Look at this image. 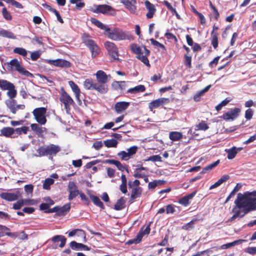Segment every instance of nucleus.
I'll use <instances>...</instances> for the list:
<instances>
[{"label": "nucleus", "mask_w": 256, "mask_h": 256, "mask_svg": "<svg viewBox=\"0 0 256 256\" xmlns=\"http://www.w3.org/2000/svg\"><path fill=\"white\" fill-rule=\"evenodd\" d=\"M0 88L2 90H8L7 95L10 100L6 102V105L13 114H16L20 110H22L25 109L24 104H18L16 100L13 99L17 94L16 90L13 84L5 80H0Z\"/></svg>", "instance_id": "nucleus-1"}, {"label": "nucleus", "mask_w": 256, "mask_h": 256, "mask_svg": "<svg viewBox=\"0 0 256 256\" xmlns=\"http://www.w3.org/2000/svg\"><path fill=\"white\" fill-rule=\"evenodd\" d=\"M238 208H244L245 214L256 210V190L246 192L244 194L238 193L234 201Z\"/></svg>", "instance_id": "nucleus-2"}, {"label": "nucleus", "mask_w": 256, "mask_h": 256, "mask_svg": "<svg viewBox=\"0 0 256 256\" xmlns=\"http://www.w3.org/2000/svg\"><path fill=\"white\" fill-rule=\"evenodd\" d=\"M104 34L108 38L116 41L134 39V36L130 32L123 31L122 29L116 28H108L106 29V32H104Z\"/></svg>", "instance_id": "nucleus-3"}, {"label": "nucleus", "mask_w": 256, "mask_h": 256, "mask_svg": "<svg viewBox=\"0 0 256 256\" xmlns=\"http://www.w3.org/2000/svg\"><path fill=\"white\" fill-rule=\"evenodd\" d=\"M82 40L84 45L90 50L92 58H96L101 52L100 48L96 42L92 38L91 36L88 33H84L82 34Z\"/></svg>", "instance_id": "nucleus-4"}, {"label": "nucleus", "mask_w": 256, "mask_h": 256, "mask_svg": "<svg viewBox=\"0 0 256 256\" xmlns=\"http://www.w3.org/2000/svg\"><path fill=\"white\" fill-rule=\"evenodd\" d=\"M132 51L136 54V58L142 62L147 66L150 67V65L148 56L150 54V51L144 46L142 48L140 47L136 44H132L130 46Z\"/></svg>", "instance_id": "nucleus-5"}, {"label": "nucleus", "mask_w": 256, "mask_h": 256, "mask_svg": "<svg viewBox=\"0 0 256 256\" xmlns=\"http://www.w3.org/2000/svg\"><path fill=\"white\" fill-rule=\"evenodd\" d=\"M97 84L102 88L101 94H106L108 90V86L106 84L108 81V76L102 70H98L95 74Z\"/></svg>", "instance_id": "nucleus-6"}, {"label": "nucleus", "mask_w": 256, "mask_h": 256, "mask_svg": "<svg viewBox=\"0 0 256 256\" xmlns=\"http://www.w3.org/2000/svg\"><path fill=\"white\" fill-rule=\"evenodd\" d=\"M60 150V148L56 145L50 144L46 146H40L36 150L38 156H43L48 155L56 154Z\"/></svg>", "instance_id": "nucleus-7"}, {"label": "nucleus", "mask_w": 256, "mask_h": 256, "mask_svg": "<svg viewBox=\"0 0 256 256\" xmlns=\"http://www.w3.org/2000/svg\"><path fill=\"white\" fill-rule=\"evenodd\" d=\"M92 12L96 14H102L112 16H114L116 14V9L106 4L96 6V8L92 10Z\"/></svg>", "instance_id": "nucleus-8"}, {"label": "nucleus", "mask_w": 256, "mask_h": 256, "mask_svg": "<svg viewBox=\"0 0 256 256\" xmlns=\"http://www.w3.org/2000/svg\"><path fill=\"white\" fill-rule=\"evenodd\" d=\"M47 110L46 108L40 107L34 108L32 113L36 120L40 124H44L47 121L46 117Z\"/></svg>", "instance_id": "nucleus-9"}, {"label": "nucleus", "mask_w": 256, "mask_h": 256, "mask_svg": "<svg viewBox=\"0 0 256 256\" xmlns=\"http://www.w3.org/2000/svg\"><path fill=\"white\" fill-rule=\"evenodd\" d=\"M104 46L106 49L108 54L110 56L112 61L118 60V50L115 44L107 41L104 43Z\"/></svg>", "instance_id": "nucleus-10"}, {"label": "nucleus", "mask_w": 256, "mask_h": 256, "mask_svg": "<svg viewBox=\"0 0 256 256\" xmlns=\"http://www.w3.org/2000/svg\"><path fill=\"white\" fill-rule=\"evenodd\" d=\"M60 90L62 94L60 98V100L64 104L65 110L68 112L70 110V106L74 104V101L72 97L65 91L64 88H62Z\"/></svg>", "instance_id": "nucleus-11"}, {"label": "nucleus", "mask_w": 256, "mask_h": 256, "mask_svg": "<svg viewBox=\"0 0 256 256\" xmlns=\"http://www.w3.org/2000/svg\"><path fill=\"white\" fill-rule=\"evenodd\" d=\"M150 223L146 226V228H144V226L140 228L139 232L137 234L136 236L134 238L130 239V240H128L126 242V244L128 245H130L133 244H138L139 242H140L142 240V237L145 234H150Z\"/></svg>", "instance_id": "nucleus-12"}, {"label": "nucleus", "mask_w": 256, "mask_h": 256, "mask_svg": "<svg viewBox=\"0 0 256 256\" xmlns=\"http://www.w3.org/2000/svg\"><path fill=\"white\" fill-rule=\"evenodd\" d=\"M8 64L11 66L12 68H14L15 70L18 72L20 74L24 75L26 76H32V74L26 70L20 64V62L17 58H14Z\"/></svg>", "instance_id": "nucleus-13"}, {"label": "nucleus", "mask_w": 256, "mask_h": 256, "mask_svg": "<svg viewBox=\"0 0 256 256\" xmlns=\"http://www.w3.org/2000/svg\"><path fill=\"white\" fill-rule=\"evenodd\" d=\"M240 112L241 110L240 108H234L224 113L223 115L220 116V118L226 121H233L238 117Z\"/></svg>", "instance_id": "nucleus-14"}, {"label": "nucleus", "mask_w": 256, "mask_h": 256, "mask_svg": "<svg viewBox=\"0 0 256 256\" xmlns=\"http://www.w3.org/2000/svg\"><path fill=\"white\" fill-rule=\"evenodd\" d=\"M170 102L168 98H160L152 100L148 104V108L152 111L154 109L157 108L159 106L164 104H168Z\"/></svg>", "instance_id": "nucleus-15"}, {"label": "nucleus", "mask_w": 256, "mask_h": 256, "mask_svg": "<svg viewBox=\"0 0 256 256\" xmlns=\"http://www.w3.org/2000/svg\"><path fill=\"white\" fill-rule=\"evenodd\" d=\"M84 86L86 89L88 90H95L101 94L102 90L94 80L91 78L86 79L84 82Z\"/></svg>", "instance_id": "nucleus-16"}, {"label": "nucleus", "mask_w": 256, "mask_h": 256, "mask_svg": "<svg viewBox=\"0 0 256 256\" xmlns=\"http://www.w3.org/2000/svg\"><path fill=\"white\" fill-rule=\"evenodd\" d=\"M218 29V27L214 24L212 26V30L210 32L211 35V44L213 48L216 49L218 47V34L217 30Z\"/></svg>", "instance_id": "nucleus-17"}, {"label": "nucleus", "mask_w": 256, "mask_h": 256, "mask_svg": "<svg viewBox=\"0 0 256 256\" xmlns=\"http://www.w3.org/2000/svg\"><path fill=\"white\" fill-rule=\"evenodd\" d=\"M120 2L122 4L130 13L134 14L136 12V0H120Z\"/></svg>", "instance_id": "nucleus-18"}, {"label": "nucleus", "mask_w": 256, "mask_h": 256, "mask_svg": "<svg viewBox=\"0 0 256 256\" xmlns=\"http://www.w3.org/2000/svg\"><path fill=\"white\" fill-rule=\"evenodd\" d=\"M0 136L10 138H17V136H14V128L12 127H4L0 130Z\"/></svg>", "instance_id": "nucleus-19"}, {"label": "nucleus", "mask_w": 256, "mask_h": 256, "mask_svg": "<svg viewBox=\"0 0 256 256\" xmlns=\"http://www.w3.org/2000/svg\"><path fill=\"white\" fill-rule=\"evenodd\" d=\"M48 63L53 64L54 66H60L62 68H70L71 64L70 62L62 59H58L56 60H50Z\"/></svg>", "instance_id": "nucleus-20"}, {"label": "nucleus", "mask_w": 256, "mask_h": 256, "mask_svg": "<svg viewBox=\"0 0 256 256\" xmlns=\"http://www.w3.org/2000/svg\"><path fill=\"white\" fill-rule=\"evenodd\" d=\"M146 8L148 10V12L146 14L148 18H153L156 12V8L152 4L150 3L148 0H146L144 2Z\"/></svg>", "instance_id": "nucleus-21"}, {"label": "nucleus", "mask_w": 256, "mask_h": 256, "mask_svg": "<svg viewBox=\"0 0 256 256\" xmlns=\"http://www.w3.org/2000/svg\"><path fill=\"white\" fill-rule=\"evenodd\" d=\"M106 163L112 164L115 165L117 168L120 171L124 172V170H126L127 172H128V169L127 168V166L126 164H122L118 160L108 159L105 160Z\"/></svg>", "instance_id": "nucleus-22"}, {"label": "nucleus", "mask_w": 256, "mask_h": 256, "mask_svg": "<svg viewBox=\"0 0 256 256\" xmlns=\"http://www.w3.org/2000/svg\"><path fill=\"white\" fill-rule=\"evenodd\" d=\"M131 188L132 191L130 202L132 204L136 198L140 196L142 192V188L141 187L138 186L136 188Z\"/></svg>", "instance_id": "nucleus-23"}, {"label": "nucleus", "mask_w": 256, "mask_h": 256, "mask_svg": "<svg viewBox=\"0 0 256 256\" xmlns=\"http://www.w3.org/2000/svg\"><path fill=\"white\" fill-rule=\"evenodd\" d=\"M130 106V103L126 102H117L114 105V110L117 114H120Z\"/></svg>", "instance_id": "nucleus-24"}, {"label": "nucleus", "mask_w": 256, "mask_h": 256, "mask_svg": "<svg viewBox=\"0 0 256 256\" xmlns=\"http://www.w3.org/2000/svg\"><path fill=\"white\" fill-rule=\"evenodd\" d=\"M232 212H234V214L229 219L230 221H232L238 217L240 218H242L244 216L245 214H246L244 213V208H238L236 207V206L232 209Z\"/></svg>", "instance_id": "nucleus-25"}, {"label": "nucleus", "mask_w": 256, "mask_h": 256, "mask_svg": "<svg viewBox=\"0 0 256 256\" xmlns=\"http://www.w3.org/2000/svg\"><path fill=\"white\" fill-rule=\"evenodd\" d=\"M0 197L2 198L9 202L16 200L18 198V196L17 194L8 192H2L0 194Z\"/></svg>", "instance_id": "nucleus-26"}, {"label": "nucleus", "mask_w": 256, "mask_h": 256, "mask_svg": "<svg viewBox=\"0 0 256 256\" xmlns=\"http://www.w3.org/2000/svg\"><path fill=\"white\" fill-rule=\"evenodd\" d=\"M32 130L36 132L38 136L42 138L43 134L46 132V128L40 127L37 124H32L30 125Z\"/></svg>", "instance_id": "nucleus-27"}, {"label": "nucleus", "mask_w": 256, "mask_h": 256, "mask_svg": "<svg viewBox=\"0 0 256 256\" xmlns=\"http://www.w3.org/2000/svg\"><path fill=\"white\" fill-rule=\"evenodd\" d=\"M196 192H194L186 196H184L178 200V203L184 206H188L190 204V200L194 196Z\"/></svg>", "instance_id": "nucleus-28"}, {"label": "nucleus", "mask_w": 256, "mask_h": 256, "mask_svg": "<svg viewBox=\"0 0 256 256\" xmlns=\"http://www.w3.org/2000/svg\"><path fill=\"white\" fill-rule=\"evenodd\" d=\"M70 248L74 250H89L90 248L88 246L84 245L82 243H78L75 241H72L70 244Z\"/></svg>", "instance_id": "nucleus-29"}, {"label": "nucleus", "mask_w": 256, "mask_h": 256, "mask_svg": "<svg viewBox=\"0 0 256 256\" xmlns=\"http://www.w3.org/2000/svg\"><path fill=\"white\" fill-rule=\"evenodd\" d=\"M52 240L54 242H56L60 241V244L59 246L61 248H62L66 244V238L64 236L57 235L53 236L52 238Z\"/></svg>", "instance_id": "nucleus-30"}, {"label": "nucleus", "mask_w": 256, "mask_h": 256, "mask_svg": "<svg viewBox=\"0 0 256 256\" xmlns=\"http://www.w3.org/2000/svg\"><path fill=\"white\" fill-rule=\"evenodd\" d=\"M122 184L120 186V192L124 194H126L128 192L127 190V179L124 174H122L121 176Z\"/></svg>", "instance_id": "nucleus-31"}, {"label": "nucleus", "mask_w": 256, "mask_h": 256, "mask_svg": "<svg viewBox=\"0 0 256 256\" xmlns=\"http://www.w3.org/2000/svg\"><path fill=\"white\" fill-rule=\"evenodd\" d=\"M70 204L67 203L62 206H58V216H64L70 210Z\"/></svg>", "instance_id": "nucleus-32"}, {"label": "nucleus", "mask_w": 256, "mask_h": 256, "mask_svg": "<svg viewBox=\"0 0 256 256\" xmlns=\"http://www.w3.org/2000/svg\"><path fill=\"white\" fill-rule=\"evenodd\" d=\"M126 204V200L124 198L121 197L120 199H118L116 204L114 205V208L116 210H120L124 209L125 206Z\"/></svg>", "instance_id": "nucleus-33"}, {"label": "nucleus", "mask_w": 256, "mask_h": 256, "mask_svg": "<svg viewBox=\"0 0 256 256\" xmlns=\"http://www.w3.org/2000/svg\"><path fill=\"white\" fill-rule=\"evenodd\" d=\"M230 178V176L228 174H225L222 176L214 184H212L210 187V190H212L214 188H217L220 186L223 182H226Z\"/></svg>", "instance_id": "nucleus-34"}, {"label": "nucleus", "mask_w": 256, "mask_h": 256, "mask_svg": "<svg viewBox=\"0 0 256 256\" xmlns=\"http://www.w3.org/2000/svg\"><path fill=\"white\" fill-rule=\"evenodd\" d=\"M90 200H92L93 203L97 206L100 207V208L104 210V206L102 202L100 200V198L94 195L90 194Z\"/></svg>", "instance_id": "nucleus-35"}, {"label": "nucleus", "mask_w": 256, "mask_h": 256, "mask_svg": "<svg viewBox=\"0 0 256 256\" xmlns=\"http://www.w3.org/2000/svg\"><path fill=\"white\" fill-rule=\"evenodd\" d=\"M169 138L172 141H178L182 138V134L180 132H171L169 134Z\"/></svg>", "instance_id": "nucleus-36"}, {"label": "nucleus", "mask_w": 256, "mask_h": 256, "mask_svg": "<svg viewBox=\"0 0 256 256\" xmlns=\"http://www.w3.org/2000/svg\"><path fill=\"white\" fill-rule=\"evenodd\" d=\"M29 130V128L26 126H23L21 128H14V136H17V138L18 136L22 134H26Z\"/></svg>", "instance_id": "nucleus-37"}, {"label": "nucleus", "mask_w": 256, "mask_h": 256, "mask_svg": "<svg viewBox=\"0 0 256 256\" xmlns=\"http://www.w3.org/2000/svg\"><path fill=\"white\" fill-rule=\"evenodd\" d=\"M90 22L92 24H94L96 26L100 28L101 30H104V32H106V29L108 28V27L104 24L102 22L97 20L96 18H91Z\"/></svg>", "instance_id": "nucleus-38"}, {"label": "nucleus", "mask_w": 256, "mask_h": 256, "mask_svg": "<svg viewBox=\"0 0 256 256\" xmlns=\"http://www.w3.org/2000/svg\"><path fill=\"white\" fill-rule=\"evenodd\" d=\"M246 240H242V239L234 241L232 242L228 243V244H224L222 245V249L228 248L234 246L236 245L242 244V242H246Z\"/></svg>", "instance_id": "nucleus-39"}, {"label": "nucleus", "mask_w": 256, "mask_h": 256, "mask_svg": "<svg viewBox=\"0 0 256 256\" xmlns=\"http://www.w3.org/2000/svg\"><path fill=\"white\" fill-rule=\"evenodd\" d=\"M146 90V87L142 84L138 85L134 88H129L128 92L129 93H136L139 92H144Z\"/></svg>", "instance_id": "nucleus-40"}, {"label": "nucleus", "mask_w": 256, "mask_h": 256, "mask_svg": "<svg viewBox=\"0 0 256 256\" xmlns=\"http://www.w3.org/2000/svg\"><path fill=\"white\" fill-rule=\"evenodd\" d=\"M0 36L2 37L12 39H15L16 38L12 32L5 30H0Z\"/></svg>", "instance_id": "nucleus-41"}, {"label": "nucleus", "mask_w": 256, "mask_h": 256, "mask_svg": "<svg viewBox=\"0 0 256 256\" xmlns=\"http://www.w3.org/2000/svg\"><path fill=\"white\" fill-rule=\"evenodd\" d=\"M228 154L227 158L228 160H232L234 158L236 154V146H233L230 149L226 150Z\"/></svg>", "instance_id": "nucleus-42"}, {"label": "nucleus", "mask_w": 256, "mask_h": 256, "mask_svg": "<svg viewBox=\"0 0 256 256\" xmlns=\"http://www.w3.org/2000/svg\"><path fill=\"white\" fill-rule=\"evenodd\" d=\"M118 143V141L115 139L108 140L104 142L105 146L108 148H116Z\"/></svg>", "instance_id": "nucleus-43"}, {"label": "nucleus", "mask_w": 256, "mask_h": 256, "mask_svg": "<svg viewBox=\"0 0 256 256\" xmlns=\"http://www.w3.org/2000/svg\"><path fill=\"white\" fill-rule=\"evenodd\" d=\"M184 62L185 66L188 68H192V56L188 54L184 55Z\"/></svg>", "instance_id": "nucleus-44"}, {"label": "nucleus", "mask_w": 256, "mask_h": 256, "mask_svg": "<svg viewBox=\"0 0 256 256\" xmlns=\"http://www.w3.org/2000/svg\"><path fill=\"white\" fill-rule=\"evenodd\" d=\"M164 184V181L161 180H154L150 182L148 184L149 189H154L158 186L162 185Z\"/></svg>", "instance_id": "nucleus-45"}, {"label": "nucleus", "mask_w": 256, "mask_h": 256, "mask_svg": "<svg viewBox=\"0 0 256 256\" xmlns=\"http://www.w3.org/2000/svg\"><path fill=\"white\" fill-rule=\"evenodd\" d=\"M198 220V219L196 218H193L190 222L184 224L182 226V228L186 230H188L190 229H192L194 228V222Z\"/></svg>", "instance_id": "nucleus-46"}, {"label": "nucleus", "mask_w": 256, "mask_h": 256, "mask_svg": "<svg viewBox=\"0 0 256 256\" xmlns=\"http://www.w3.org/2000/svg\"><path fill=\"white\" fill-rule=\"evenodd\" d=\"M209 5L210 7L212 10V12L214 14V18L216 20H218V18L220 17V14L218 12V9L216 8V6L212 4L211 1H210L209 2Z\"/></svg>", "instance_id": "nucleus-47"}, {"label": "nucleus", "mask_w": 256, "mask_h": 256, "mask_svg": "<svg viewBox=\"0 0 256 256\" xmlns=\"http://www.w3.org/2000/svg\"><path fill=\"white\" fill-rule=\"evenodd\" d=\"M198 130L206 131L209 128L208 124L204 120H202L196 126Z\"/></svg>", "instance_id": "nucleus-48"}, {"label": "nucleus", "mask_w": 256, "mask_h": 256, "mask_svg": "<svg viewBox=\"0 0 256 256\" xmlns=\"http://www.w3.org/2000/svg\"><path fill=\"white\" fill-rule=\"evenodd\" d=\"M14 52L15 54H18L20 56H25L27 55L28 52L27 50L22 48H16L14 50Z\"/></svg>", "instance_id": "nucleus-49"}, {"label": "nucleus", "mask_w": 256, "mask_h": 256, "mask_svg": "<svg viewBox=\"0 0 256 256\" xmlns=\"http://www.w3.org/2000/svg\"><path fill=\"white\" fill-rule=\"evenodd\" d=\"M54 183V180L51 178H48L45 180L43 184V188L45 190H49L50 185Z\"/></svg>", "instance_id": "nucleus-50"}, {"label": "nucleus", "mask_w": 256, "mask_h": 256, "mask_svg": "<svg viewBox=\"0 0 256 256\" xmlns=\"http://www.w3.org/2000/svg\"><path fill=\"white\" fill-rule=\"evenodd\" d=\"M68 84L75 94L80 93V90L78 86L73 81H69Z\"/></svg>", "instance_id": "nucleus-51"}, {"label": "nucleus", "mask_w": 256, "mask_h": 256, "mask_svg": "<svg viewBox=\"0 0 256 256\" xmlns=\"http://www.w3.org/2000/svg\"><path fill=\"white\" fill-rule=\"evenodd\" d=\"M150 40L152 45L156 47H160L162 48L164 51H166V48L163 44L159 42L158 41L154 40V38H150Z\"/></svg>", "instance_id": "nucleus-52"}, {"label": "nucleus", "mask_w": 256, "mask_h": 256, "mask_svg": "<svg viewBox=\"0 0 256 256\" xmlns=\"http://www.w3.org/2000/svg\"><path fill=\"white\" fill-rule=\"evenodd\" d=\"M48 6L50 8L49 10H50L51 12H54L55 14V15L56 16L58 20L59 21L61 24H63L64 20H63L62 18H61V16H60L59 12L56 10L51 8L50 6Z\"/></svg>", "instance_id": "nucleus-53"}, {"label": "nucleus", "mask_w": 256, "mask_h": 256, "mask_svg": "<svg viewBox=\"0 0 256 256\" xmlns=\"http://www.w3.org/2000/svg\"><path fill=\"white\" fill-rule=\"evenodd\" d=\"M144 161H152L154 162H162V158L159 155H154L148 157L147 159L144 160Z\"/></svg>", "instance_id": "nucleus-54"}, {"label": "nucleus", "mask_w": 256, "mask_h": 256, "mask_svg": "<svg viewBox=\"0 0 256 256\" xmlns=\"http://www.w3.org/2000/svg\"><path fill=\"white\" fill-rule=\"evenodd\" d=\"M118 156L122 160H128L130 158L128 156L127 152L125 151H121L118 154Z\"/></svg>", "instance_id": "nucleus-55"}, {"label": "nucleus", "mask_w": 256, "mask_h": 256, "mask_svg": "<svg viewBox=\"0 0 256 256\" xmlns=\"http://www.w3.org/2000/svg\"><path fill=\"white\" fill-rule=\"evenodd\" d=\"M254 112L252 108H248L245 112L244 117L246 120H250L252 118Z\"/></svg>", "instance_id": "nucleus-56"}, {"label": "nucleus", "mask_w": 256, "mask_h": 256, "mask_svg": "<svg viewBox=\"0 0 256 256\" xmlns=\"http://www.w3.org/2000/svg\"><path fill=\"white\" fill-rule=\"evenodd\" d=\"M76 236L78 237H80L84 240V242H86V235L85 232L82 229H78Z\"/></svg>", "instance_id": "nucleus-57"}, {"label": "nucleus", "mask_w": 256, "mask_h": 256, "mask_svg": "<svg viewBox=\"0 0 256 256\" xmlns=\"http://www.w3.org/2000/svg\"><path fill=\"white\" fill-rule=\"evenodd\" d=\"M2 14L4 18L6 20H11L12 18L10 14L7 10L6 8H2Z\"/></svg>", "instance_id": "nucleus-58"}, {"label": "nucleus", "mask_w": 256, "mask_h": 256, "mask_svg": "<svg viewBox=\"0 0 256 256\" xmlns=\"http://www.w3.org/2000/svg\"><path fill=\"white\" fill-rule=\"evenodd\" d=\"M140 184V182L138 180H135L133 182L129 180L128 182V186L129 188H133L140 187L139 186Z\"/></svg>", "instance_id": "nucleus-59"}, {"label": "nucleus", "mask_w": 256, "mask_h": 256, "mask_svg": "<svg viewBox=\"0 0 256 256\" xmlns=\"http://www.w3.org/2000/svg\"><path fill=\"white\" fill-rule=\"evenodd\" d=\"M40 52L39 50H36L31 53L30 58L32 60L35 61L40 57Z\"/></svg>", "instance_id": "nucleus-60"}, {"label": "nucleus", "mask_w": 256, "mask_h": 256, "mask_svg": "<svg viewBox=\"0 0 256 256\" xmlns=\"http://www.w3.org/2000/svg\"><path fill=\"white\" fill-rule=\"evenodd\" d=\"M24 204V202L23 200H18L16 203L13 204L12 208L14 210H18L20 209L22 206Z\"/></svg>", "instance_id": "nucleus-61"}, {"label": "nucleus", "mask_w": 256, "mask_h": 256, "mask_svg": "<svg viewBox=\"0 0 256 256\" xmlns=\"http://www.w3.org/2000/svg\"><path fill=\"white\" fill-rule=\"evenodd\" d=\"M138 150V147L136 146H132L130 147L128 149V156L130 158Z\"/></svg>", "instance_id": "nucleus-62"}, {"label": "nucleus", "mask_w": 256, "mask_h": 256, "mask_svg": "<svg viewBox=\"0 0 256 256\" xmlns=\"http://www.w3.org/2000/svg\"><path fill=\"white\" fill-rule=\"evenodd\" d=\"M69 192V195H68V200H72L74 198H75L79 194L80 192L78 190H71Z\"/></svg>", "instance_id": "nucleus-63"}, {"label": "nucleus", "mask_w": 256, "mask_h": 256, "mask_svg": "<svg viewBox=\"0 0 256 256\" xmlns=\"http://www.w3.org/2000/svg\"><path fill=\"white\" fill-rule=\"evenodd\" d=\"M220 58V56H217L216 58H214V59L209 63V64H208L210 68H213L216 67V66L218 64Z\"/></svg>", "instance_id": "nucleus-64"}]
</instances>
